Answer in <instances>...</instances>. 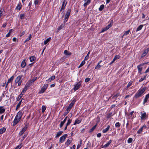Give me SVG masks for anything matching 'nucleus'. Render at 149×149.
I'll use <instances>...</instances> for the list:
<instances>
[{"mask_svg":"<svg viewBox=\"0 0 149 149\" xmlns=\"http://www.w3.org/2000/svg\"><path fill=\"white\" fill-rule=\"evenodd\" d=\"M146 90V88L144 87L141 89H140L135 94L134 97L135 98H138L143 95V94Z\"/></svg>","mask_w":149,"mask_h":149,"instance_id":"obj_1","label":"nucleus"},{"mask_svg":"<svg viewBox=\"0 0 149 149\" xmlns=\"http://www.w3.org/2000/svg\"><path fill=\"white\" fill-rule=\"evenodd\" d=\"M71 13V8H69L66 11L65 16V18L64 19L63 22L65 23L68 21V19Z\"/></svg>","mask_w":149,"mask_h":149,"instance_id":"obj_2","label":"nucleus"},{"mask_svg":"<svg viewBox=\"0 0 149 149\" xmlns=\"http://www.w3.org/2000/svg\"><path fill=\"white\" fill-rule=\"evenodd\" d=\"M22 75L18 76L15 80V84L17 83L18 86H20L22 84Z\"/></svg>","mask_w":149,"mask_h":149,"instance_id":"obj_3","label":"nucleus"},{"mask_svg":"<svg viewBox=\"0 0 149 149\" xmlns=\"http://www.w3.org/2000/svg\"><path fill=\"white\" fill-rule=\"evenodd\" d=\"M76 101V100L75 99H73L70 104H69L68 106L67 107V110H68L70 111L71 110L72 108V107L74 105V104L75 103Z\"/></svg>","mask_w":149,"mask_h":149,"instance_id":"obj_4","label":"nucleus"},{"mask_svg":"<svg viewBox=\"0 0 149 149\" xmlns=\"http://www.w3.org/2000/svg\"><path fill=\"white\" fill-rule=\"evenodd\" d=\"M48 86V84H44L43 86L41 88V90L39 93H44L47 89Z\"/></svg>","mask_w":149,"mask_h":149,"instance_id":"obj_5","label":"nucleus"},{"mask_svg":"<svg viewBox=\"0 0 149 149\" xmlns=\"http://www.w3.org/2000/svg\"><path fill=\"white\" fill-rule=\"evenodd\" d=\"M81 81H79L74 85L73 89L74 91H76L80 88L81 86Z\"/></svg>","mask_w":149,"mask_h":149,"instance_id":"obj_6","label":"nucleus"},{"mask_svg":"<svg viewBox=\"0 0 149 149\" xmlns=\"http://www.w3.org/2000/svg\"><path fill=\"white\" fill-rule=\"evenodd\" d=\"M67 136L68 134H65L61 137L59 139V142L60 143H63L65 141Z\"/></svg>","mask_w":149,"mask_h":149,"instance_id":"obj_7","label":"nucleus"},{"mask_svg":"<svg viewBox=\"0 0 149 149\" xmlns=\"http://www.w3.org/2000/svg\"><path fill=\"white\" fill-rule=\"evenodd\" d=\"M28 128V125H25L24 127L22 129V130L19 132V136H22L26 130Z\"/></svg>","mask_w":149,"mask_h":149,"instance_id":"obj_8","label":"nucleus"},{"mask_svg":"<svg viewBox=\"0 0 149 149\" xmlns=\"http://www.w3.org/2000/svg\"><path fill=\"white\" fill-rule=\"evenodd\" d=\"M23 110H20L17 113V115L15 116L19 118V119H21L22 116L23 114Z\"/></svg>","mask_w":149,"mask_h":149,"instance_id":"obj_9","label":"nucleus"},{"mask_svg":"<svg viewBox=\"0 0 149 149\" xmlns=\"http://www.w3.org/2000/svg\"><path fill=\"white\" fill-rule=\"evenodd\" d=\"M20 119H19V118L15 116L13 121V126H14L19 121Z\"/></svg>","mask_w":149,"mask_h":149,"instance_id":"obj_10","label":"nucleus"},{"mask_svg":"<svg viewBox=\"0 0 149 149\" xmlns=\"http://www.w3.org/2000/svg\"><path fill=\"white\" fill-rule=\"evenodd\" d=\"M141 120L145 119L147 117L146 113V112H144L143 113L142 112H141Z\"/></svg>","mask_w":149,"mask_h":149,"instance_id":"obj_11","label":"nucleus"},{"mask_svg":"<svg viewBox=\"0 0 149 149\" xmlns=\"http://www.w3.org/2000/svg\"><path fill=\"white\" fill-rule=\"evenodd\" d=\"M149 51V48H148L146 49H145L143 53L141 55V57L143 58L145 56L146 54H147L148 52Z\"/></svg>","mask_w":149,"mask_h":149,"instance_id":"obj_12","label":"nucleus"},{"mask_svg":"<svg viewBox=\"0 0 149 149\" xmlns=\"http://www.w3.org/2000/svg\"><path fill=\"white\" fill-rule=\"evenodd\" d=\"M72 138H70L68 139L65 142V145H67V146H69L72 142Z\"/></svg>","mask_w":149,"mask_h":149,"instance_id":"obj_13","label":"nucleus"},{"mask_svg":"<svg viewBox=\"0 0 149 149\" xmlns=\"http://www.w3.org/2000/svg\"><path fill=\"white\" fill-rule=\"evenodd\" d=\"M146 126L145 125H143L140 128L137 132V134H140L141 133L144 129H145Z\"/></svg>","mask_w":149,"mask_h":149,"instance_id":"obj_14","label":"nucleus"},{"mask_svg":"<svg viewBox=\"0 0 149 149\" xmlns=\"http://www.w3.org/2000/svg\"><path fill=\"white\" fill-rule=\"evenodd\" d=\"M64 61V59L62 58L60 59L57 60L56 62V64L57 65H59L61 64Z\"/></svg>","mask_w":149,"mask_h":149,"instance_id":"obj_15","label":"nucleus"},{"mask_svg":"<svg viewBox=\"0 0 149 149\" xmlns=\"http://www.w3.org/2000/svg\"><path fill=\"white\" fill-rule=\"evenodd\" d=\"M81 119H77L75 120L74 123L73 124V125H76V124H79L80 123L81 121Z\"/></svg>","mask_w":149,"mask_h":149,"instance_id":"obj_16","label":"nucleus"},{"mask_svg":"<svg viewBox=\"0 0 149 149\" xmlns=\"http://www.w3.org/2000/svg\"><path fill=\"white\" fill-rule=\"evenodd\" d=\"M67 3V2L66 1V0H63L61 7L65 9V7Z\"/></svg>","mask_w":149,"mask_h":149,"instance_id":"obj_17","label":"nucleus"},{"mask_svg":"<svg viewBox=\"0 0 149 149\" xmlns=\"http://www.w3.org/2000/svg\"><path fill=\"white\" fill-rule=\"evenodd\" d=\"M65 23L63 22V24H62L58 28V31H59L61 29H63L65 27Z\"/></svg>","mask_w":149,"mask_h":149,"instance_id":"obj_18","label":"nucleus"},{"mask_svg":"<svg viewBox=\"0 0 149 149\" xmlns=\"http://www.w3.org/2000/svg\"><path fill=\"white\" fill-rule=\"evenodd\" d=\"M6 129L5 127H3L0 129V134H1L5 132Z\"/></svg>","mask_w":149,"mask_h":149,"instance_id":"obj_19","label":"nucleus"},{"mask_svg":"<svg viewBox=\"0 0 149 149\" xmlns=\"http://www.w3.org/2000/svg\"><path fill=\"white\" fill-rule=\"evenodd\" d=\"M149 98V93L146 95L145 97L144 100L143 104L145 103L148 101V98Z\"/></svg>","mask_w":149,"mask_h":149,"instance_id":"obj_20","label":"nucleus"},{"mask_svg":"<svg viewBox=\"0 0 149 149\" xmlns=\"http://www.w3.org/2000/svg\"><path fill=\"white\" fill-rule=\"evenodd\" d=\"M22 8V5L21 3L20 2H19L17 6L15 8L16 10H20Z\"/></svg>","mask_w":149,"mask_h":149,"instance_id":"obj_21","label":"nucleus"},{"mask_svg":"<svg viewBox=\"0 0 149 149\" xmlns=\"http://www.w3.org/2000/svg\"><path fill=\"white\" fill-rule=\"evenodd\" d=\"M28 88L29 86H26L25 85L24 88L23 89L21 93L24 94L26 92L27 90L28 89Z\"/></svg>","mask_w":149,"mask_h":149,"instance_id":"obj_22","label":"nucleus"},{"mask_svg":"<svg viewBox=\"0 0 149 149\" xmlns=\"http://www.w3.org/2000/svg\"><path fill=\"white\" fill-rule=\"evenodd\" d=\"M26 65V63L25 62V60H24L22 61L21 64V67L22 68H24Z\"/></svg>","mask_w":149,"mask_h":149,"instance_id":"obj_23","label":"nucleus"},{"mask_svg":"<svg viewBox=\"0 0 149 149\" xmlns=\"http://www.w3.org/2000/svg\"><path fill=\"white\" fill-rule=\"evenodd\" d=\"M110 126L109 125H108L107 127L106 128L103 129L102 130V132L103 133H106L109 129L110 128Z\"/></svg>","mask_w":149,"mask_h":149,"instance_id":"obj_24","label":"nucleus"},{"mask_svg":"<svg viewBox=\"0 0 149 149\" xmlns=\"http://www.w3.org/2000/svg\"><path fill=\"white\" fill-rule=\"evenodd\" d=\"M5 110L2 106H0V114L4 113L5 111Z\"/></svg>","mask_w":149,"mask_h":149,"instance_id":"obj_25","label":"nucleus"},{"mask_svg":"<svg viewBox=\"0 0 149 149\" xmlns=\"http://www.w3.org/2000/svg\"><path fill=\"white\" fill-rule=\"evenodd\" d=\"M63 132L62 131H60L57 132L55 137L56 138H57L61 136V135L62 134Z\"/></svg>","mask_w":149,"mask_h":149,"instance_id":"obj_26","label":"nucleus"},{"mask_svg":"<svg viewBox=\"0 0 149 149\" xmlns=\"http://www.w3.org/2000/svg\"><path fill=\"white\" fill-rule=\"evenodd\" d=\"M64 54L67 56H70L72 54L71 52H68L67 50H64Z\"/></svg>","mask_w":149,"mask_h":149,"instance_id":"obj_27","label":"nucleus"},{"mask_svg":"<svg viewBox=\"0 0 149 149\" xmlns=\"http://www.w3.org/2000/svg\"><path fill=\"white\" fill-rule=\"evenodd\" d=\"M51 40V38L49 37L47 39L45 40L44 41V44L45 45H46Z\"/></svg>","mask_w":149,"mask_h":149,"instance_id":"obj_28","label":"nucleus"},{"mask_svg":"<svg viewBox=\"0 0 149 149\" xmlns=\"http://www.w3.org/2000/svg\"><path fill=\"white\" fill-rule=\"evenodd\" d=\"M143 26V25L141 24L136 29V31L137 32L141 30Z\"/></svg>","mask_w":149,"mask_h":149,"instance_id":"obj_29","label":"nucleus"},{"mask_svg":"<svg viewBox=\"0 0 149 149\" xmlns=\"http://www.w3.org/2000/svg\"><path fill=\"white\" fill-rule=\"evenodd\" d=\"M72 121V119H71L69 118H68L67 122L66 124L68 126L71 123Z\"/></svg>","mask_w":149,"mask_h":149,"instance_id":"obj_30","label":"nucleus"},{"mask_svg":"<svg viewBox=\"0 0 149 149\" xmlns=\"http://www.w3.org/2000/svg\"><path fill=\"white\" fill-rule=\"evenodd\" d=\"M55 78V76H53L50 77L48 80H47L48 82H51L52 81L54 80Z\"/></svg>","mask_w":149,"mask_h":149,"instance_id":"obj_31","label":"nucleus"},{"mask_svg":"<svg viewBox=\"0 0 149 149\" xmlns=\"http://www.w3.org/2000/svg\"><path fill=\"white\" fill-rule=\"evenodd\" d=\"M14 78V75L12 76L8 80V83H10L11 82H12Z\"/></svg>","mask_w":149,"mask_h":149,"instance_id":"obj_32","label":"nucleus"},{"mask_svg":"<svg viewBox=\"0 0 149 149\" xmlns=\"http://www.w3.org/2000/svg\"><path fill=\"white\" fill-rule=\"evenodd\" d=\"M120 96V93H117L115 95H114L112 98L114 99V100H116L117 97Z\"/></svg>","mask_w":149,"mask_h":149,"instance_id":"obj_33","label":"nucleus"},{"mask_svg":"<svg viewBox=\"0 0 149 149\" xmlns=\"http://www.w3.org/2000/svg\"><path fill=\"white\" fill-rule=\"evenodd\" d=\"M29 59L31 62H33L36 59V58L33 56H31L29 57Z\"/></svg>","mask_w":149,"mask_h":149,"instance_id":"obj_34","label":"nucleus"},{"mask_svg":"<svg viewBox=\"0 0 149 149\" xmlns=\"http://www.w3.org/2000/svg\"><path fill=\"white\" fill-rule=\"evenodd\" d=\"M111 140H110L109 141V142L107 143L105 145H104V147L106 148L107 147H108L111 143Z\"/></svg>","mask_w":149,"mask_h":149,"instance_id":"obj_35","label":"nucleus"},{"mask_svg":"<svg viewBox=\"0 0 149 149\" xmlns=\"http://www.w3.org/2000/svg\"><path fill=\"white\" fill-rule=\"evenodd\" d=\"M23 95L24 94L21 93L19 96L17 98V101H18L20 100Z\"/></svg>","mask_w":149,"mask_h":149,"instance_id":"obj_36","label":"nucleus"},{"mask_svg":"<svg viewBox=\"0 0 149 149\" xmlns=\"http://www.w3.org/2000/svg\"><path fill=\"white\" fill-rule=\"evenodd\" d=\"M137 68L139 72L140 73H141V72L142 70V67H141L140 65H138L137 67Z\"/></svg>","mask_w":149,"mask_h":149,"instance_id":"obj_37","label":"nucleus"},{"mask_svg":"<svg viewBox=\"0 0 149 149\" xmlns=\"http://www.w3.org/2000/svg\"><path fill=\"white\" fill-rule=\"evenodd\" d=\"M46 107L44 105H43L42 107V113H44L46 110Z\"/></svg>","mask_w":149,"mask_h":149,"instance_id":"obj_38","label":"nucleus"},{"mask_svg":"<svg viewBox=\"0 0 149 149\" xmlns=\"http://www.w3.org/2000/svg\"><path fill=\"white\" fill-rule=\"evenodd\" d=\"M91 0H87V1L84 4V6L86 7L91 2Z\"/></svg>","mask_w":149,"mask_h":149,"instance_id":"obj_39","label":"nucleus"},{"mask_svg":"<svg viewBox=\"0 0 149 149\" xmlns=\"http://www.w3.org/2000/svg\"><path fill=\"white\" fill-rule=\"evenodd\" d=\"M23 146V145L22 143H20L17 146V147L14 149H20Z\"/></svg>","mask_w":149,"mask_h":149,"instance_id":"obj_40","label":"nucleus"},{"mask_svg":"<svg viewBox=\"0 0 149 149\" xmlns=\"http://www.w3.org/2000/svg\"><path fill=\"white\" fill-rule=\"evenodd\" d=\"M85 60L81 62V63H80V65H79V66L78 68H79L81 67L82 66H83L85 64Z\"/></svg>","mask_w":149,"mask_h":149,"instance_id":"obj_41","label":"nucleus"},{"mask_svg":"<svg viewBox=\"0 0 149 149\" xmlns=\"http://www.w3.org/2000/svg\"><path fill=\"white\" fill-rule=\"evenodd\" d=\"M104 8V5L103 4L101 5L99 8L100 11H102Z\"/></svg>","mask_w":149,"mask_h":149,"instance_id":"obj_42","label":"nucleus"},{"mask_svg":"<svg viewBox=\"0 0 149 149\" xmlns=\"http://www.w3.org/2000/svg\"><path fill=\"white\" fill-rule=\"evenodd\" d=\"M24 14H21L19 16V17L21 19H24Z\"/></svg>","mask_w":149,"mask_h":149,"instance_id":"obj_43","label":"nucleus"},{"mask_svg":"<svg viewBox=\"0 0 149 149\" xmlns=\"http://www.w3.org/2000/svg\"><path fill=\"white\" fill-rule=\"evenodd\" d=\"M130 31V29L129 30L127 31H125L124 33V35L123 36H125V35H127L128 34H129Z\"/></svg>","mask_w":149,"mask_h":149,"instance_id":"obj_44","label":"nucleus"},{"mask_svg":"<svg viewBox=\"0 0 149 149\" xmlns=\"http://www.w3.org/2000/svg\"><path fill=\"white\" fill-rule=\"evenodd\" d=\"M115 126L116 127H119L120 126V124L119 122H117L115 124Z\"/></svg>","mask_w":149,"mask_h":149,"instance_id":"obj_45","label":"nucleus"},{"mask_svg":"<svg viewBox=\"0 0 149 149\" xmlns=\"http://www.w3.org/2000/svg\"><path fill=\"white\" fill-rule=\"evenodd\" d=\"M113 115H112V113L110 112L109 113L107 116V118H111Z\"/></svg>","mask_w":149,"mask_h":149,"instance_id":"obj_46","label":"nucleus"},{"mask_svg":"<svg viewBox=\"0 0 149 149\" xmlns=\"http://www.w3.org/2000/svg\"><path fill=\"white\" fill-rule=\"evenodd\" d=\"M132 140L133 139L132 138H130L127 140V142L129 143H131L132 142Z\"/></svg>","mask_w":149,"mask_h":149,"instance_id":"obj_47","label":"nucleus"},{"mask_svg":"<svg viewBox=\"0 0 149 149\" xmlns=\"http://www.w3.org/2000/svg\"><path fill=\"white\" fill-rule=\"evenodd\" d=\"M22 100H23V98H22V99H21V100L19 102V103L17 105L16 107H18L19 108L20 107V105L21 104V102H22Z\"/></svg>","mask_w":149,"mask_h":149,"instance_id":"obj_48","label":"nucleus"},{"mask_svg":"<svg viewBox=\"0 0 149 149\" xmlns=\"http://www.w3.org/2000/svg\"><path fill=\"white\" fill-rule=\"evenodd\" d=\"M69 111L68 110H67V109H66L65 110V112L63 114V116H66L68 113Z\"/></svg>","mask_w":149,"mask_h":149,"instance_id":"obj_49","label":"nucleus"},{"mask_svg":"<svg viewBox=\"0 0 149 149\" xmlns=\"http://www.w3.org/2000/svg\"><path fill=\"white\" fill-rule=\"evenodd\" d=\"M132 81H130L128 84L127 86V88H129L130 86H131L132 85Z\"/></svg>","mask_w":149,"mask_h":149,"instance_id":"obj_50","label":"nucleus"},{"mask_svg":"<svg viewBox=\"0 0 149 149\" xmlns=\"http://www.w3.org/2000/svg\"><path fill=\"white\" fill-rule=\"evenodd\" d=\"M120 58V56H119V55H118L115 56L114 58L115 59V60H116V59H118Z\"/></svg>","mask_w":149,"mask_h":149,"instance_id":"obj_51","label":"nucleus"},{"mask_svg":"<svg viewBox=\"0 0 149 149\" xmlns=\"http://www.w3.org/2000/svg\"><path fill=\"white\" fill-rule=\"evenodd\" d=\"M146 79V76L144 77L143 78H141L139 80V82H141L142 81H143Z\"/></svg>","mask_w":149,"mask_h":149,"instance_id":"obj_52","label":"nucleus"},{"mask_svg":"<svg viewBox=\"0 0 149 149\" xmlns=\"http://www.w3.org/2000/svg\"><path fill=\"white\" fill-rule=\"evenodd\" d=\"M27 134H24L21 139V141H23L24 139L27 136Z\"/></svg>","mask_w":149,"mask_h":149,"instance_id":"obj_53","label":"nucleus"},{"mask_svg":"<svg viewBox=\"0 0 149 149\" xmlns=\"http://www.w3.org/2000/svg\"><path fill=\"white\" fill-rule=\"evenodd\" d=\"M38 2L39 1L38 0H35L34 1V4L35 6H36L38 4Z\"/></svg>","mask_w":149,"mask_h":149,"instance_id":"obj_54","label":"nucleus"},{"mask_svg":"<svg viewBox=\"0 0 149 149\" xmlns=\"http://www.w3.org/2000/svg\"><path fill=\"white\" fill-rule=\"evenodd\" d=\"M112 25V24L110 23L109 24H108L107 26H106L107 29H108L110 28Z\"/></svg>","mask_w":149,"mask_h":149,"instance_id":"obj_55","label":"nucleus"},{"mask_svg":"<svg viewBox=\"0 0 149 149\" xmlns=\"http://www.w3.org/2000/svg\"><path fill=\"white\" fill-rule=\"evenodd\" d=\"M31 36H32L31 34H30L29 36L28 37V38H27V39H26L27 40H28V41L30 40L31 38Z\"/></svg>","mask_w":149,"mask_h":149,"instance_id":"obj_56","label":"nucleus"},{"mask_svg":"<svg viewBox=\"0 0 149 149\" xmlns=\"http://www.w3.org/2000/svg\"><path fill=\"white\" fill-rule=\"evenodd\" d=\"M64 123H65L63 122V121H61V123L59 126L60 127V128H61L63 127V125Z\"/></svg>","mask_w":149,"mask_h":149,"instance_id":"obj_57","label":"nucleus"},{"mask_svg":"<svg viewBox=\"0 0 149 149\" xmlns=\"http://www.w3.org/2000/svg\"><path fill=\"white\" fill-rule=\"evenodd\" d=\"M107 30H108V29H107L106 27H105L104 28L102 29V30L101 32H104L105 31H107Z\"/></svg>","mask_w":149,"mask_h":149,"instance_id":"obj_58","label":"nucleus"},{"mask_svg":"<svg viewBox=\"0 0 149 149\" xmlns=\"http://www.w3.org/2000/svg\"><path fill=\"white\" fill-rule=\"evenodd\" d=\"M80 145L78 144V145L77 146V149H78L80 147L81 145V144L82 142V140H80Z\"/></svg>","mask_w":149,"mask_h":149,"instance_id":"obj_59","label":"nucleus"},{"mask_svg":"<svg viewBox=\"0 0 149 149\" xmlns=\"http://www.w3.org/2000/svg\"><path fill=\"white\" fill-rule=\"evenodd\" d=\"M90 80V78H87L85 79V82H87Z\"/></svg>","mask_w":149,"mask_h":149,"instance_id":"obj_60","label":"nucleus"},{"mask_svg":"<svg viewBox=\"0 0 149 149\" xmlns=\"http://www.w3.org/2000/svg\"><path fill=\"white\" fill-rule=\"evenodd\" d=\"M7 25V23L6 22L5 23L3 24L2 26L1 27L4 28L6 27Z\"/></svg>","mask_w":149,"mask_h":149,"instance_id":"obj_61","label":"nucleus"},{"mask_svg":"<svg viewBox=\"0 0 149 149\" xmlns=\"http://www.w3.org/2000/svg\"><path fill=\"white\" fill-rule=\"evenodd\" d=\"M101 66L98 63L97 66L95 67V69H98Z\"/></svg>","mask_w":149,"mask_h":149,"instance_id":"obj_62","label":"nucleus"},{"mask_svg":"<svg viewBox=\"0 0 149 149\" xmlns=\"http://www.w3.org/2000/svg\"><path fill=\"white\" fill-rule=\"evenodd\" d=\"M68 118V116H66L65 118H64V120H63V121H62L63 122H64V123H65V122L66 121V120H67V119Z\"/></svg>","mask_w":149,"mask_h":149,"instance_id":"obj_63","label":"nucleus"},{"mask_svg":"<svg viewBox=\"0 0 149 149\" xmlns=\"http://www.w3.org/2000/svg\"><path fill=\"white\" fill-rule=\"evenodd\" d=\"M134 111H132V112H131L129 114H128V116H130V115H131V116H132L133 113H134Z\"/></svg>","mask_w":149,"mask_h":149,"instance_id":"obj_64","label":"nucleus"}]
</instances>
